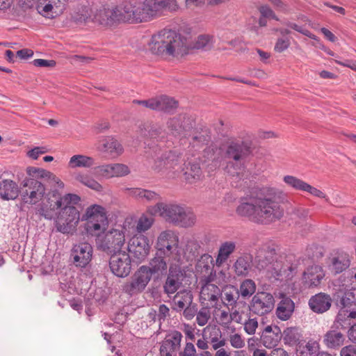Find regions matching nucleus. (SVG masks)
Instances as JSON below:
<instances>
[{"label": "nucleus", "instance_id": "f257e3e1", "mask_svg": "<svg viewBox=\"0 0 356 356\" xmlns=\"http://www.w3.org/2000/svg\"><path fill=\"white\" fill-rule=\"evenodd\" d=\"M284 199L283 192L274 188H263L241 197L236 213L256 222L269 223L283 216L281 203Z\"/></svg>", "mask_w": 356, "mask_h": 356}, {"label": "nucleus", "instance_id": "f03ea898", "mask_svg": "<svg viewBox=\"0 0 356 356\" xmlns=\"http://www.w3.org/2000/svg\"><path fill=\"white\" fill-rule=\"evenodd\" d=\"M81 200L79 195L66 194L56 200L48 199L42 202L38 213L47 220L55 218L56 230L64 234H73L80 220V213L75 207Z\"/></svg>", "mask_w": 356, "mask_h": 356}, {"label": "nucleus", "instance_id": "7ed1b4c3", "mask_svg": "<svg viewBox=\"0 0 356 356\" xmlns=\"http://www.w3.org/2000/svg\"><path fill=\"white\" fill-rule=\"evenodd\" d=\"M190 47L189 38L170 29L153 34L148 42L152 54L170 60L182 58L188 53Z\"/></svg>", "mask_w": 356, "mask_h": 356}, {"label": "nucleus", "instance_id": "20e7f679", "mask_svg": "<svg viewBox=\"0 0 356 356\" xmlns=\"http://www.w3.org/2000/svg\"><path fill=\"white\" fill-rule=\"evenodd\" d=\"M294 256L288 255L283 261L282 258H277L275 250L267 245L259 248L254 257V262L257 269L266 271L270 276H289L288 272L293 271L297 264L292 261Z\"/></svg>", "mask_w": 356, "mask_h": 356}, {"label": "nucleus", "instance_id": "39448f33", "mask_svg": "<svg viewBox=\"0 0 356 356\" xmlns=\"http://www.w3.org/2000/svg\"><path fill=\"white\" fill-rule=\"evenodd\" d=\"M147 212L152 216H159L165 221L175 225L188 227L193 225L196 220L195 214L187 211L180 205L159 202L149 207Z\"/></svg>", "mask_w": 356, "mask_h": 356}, {"label": "nucleus", "instance_id": "423d86ee", "mask_svg": "<svg viewBox=\"0 0 356 356\" xmlns=\"http://www.w3.org/2000/svg\"><path fill=\"white\" fill-rule=\"evenodd\" d=\"M124 2L119 6L109 9L105 6H101L99 8L90 10L89 13L88 8H83L76 13L73 17L76 22H88L91 20L102 25H110L114 22H127L126 18Z\"/></svg>", "mask_w": 356, "mask_h": 356}, {"label": "nucleus", "instance_id": "0eeeda50", "mask_svg": "<svg viewBox=\"0 0 356 356\" xmlns=\"http://www.w3.org/2000/svg\"><path fill=\"white\" fill-rule=\"evenodd\" d=\"M250 152V147L243 142L229 144L224 156L225 171L233 177L243 179L245 172L244 162Z\"/></svg>", "mask_w": 356, "mask_h": 356}, {"label": "nucleus", "instance_id": "6e6552de", "mask_svg": "<svg viewBox=\"0 0 356 356\" xmlns=\"http://www.w3.org/2000/svg\"><path fill=\"white\" fill-rule=\"evenodd\" d=\"M159 0H144L140 3L137 0L124 1L127 22L140 23L149 21L161 15Z\"/></svg>", "mask_w": 356, "mask_h": 356}, {"label": "nucleus", "instance_id": "1a4fd4ad", "mask_svg": "<svg viewBox=\"0 0 356 356\" xmlns=\"http://www.w3.org/2000/svg\"><path fill=\"white\" fill-rule=\"evenodd\" d=\"M126 228L119 226L106 232H98L95 235L96 247L107 254H115L121 250L126 241Z\"/></svg>", "mask_w": 356, "mask_h": 356}, {"label": "nucleus", "instance_id": "9d476101", "mask_svg": "<svg viewBox=\"0 0 356 356\" xmlns=\"http://www.w3.org/2000/svg\"><path fill=\"white\" fill-rule=\"evenodd\" d=\"M154 163L152 168L161 172L168 170H175L176 172L184 171V165H186L185 158L179 150H162L156 149L153 156Z\"/></svg>", "mask_w": 356, "mask_h": 356}, {"label": "nucleus", "instance_id": "9b49d317", "mask_svg": "<svg viewBox=\"0 0 356 356\" xmlns=\"http://www.w3.org/2000/svg\"><path fill=\"white\" fill-rule=\"evenodd\" d=\"M81 220L87 222L86 231L92 236L104 231L108 222L105 209L97 204L87 208L86 213L81 217Z\"/></svg>", "mask_w": 356, "mask_h": 356}, {"label": "nucleus", "instance_id": "f8f14e48", "mask_svg": "<svg viewBox=\"0 0 356 356\" xmlns=\"http://www.w3.org/2000/svg\"><path fill=\"white\" fill-rule=\"evenodd\" d=\"M45 192L44 185L33 178H26L20 184L19 195L24 204H36L42 199Z\"/></svg>", "mask_w": 356, "mask_h": 356}, {"label": "nucleus", "instance_id": "ddd939ff", "mask_svg": "<svg viewBox=\"0 0 356 356\" xmlns=\"http://www.w3.org/2000/svg\"><path fill=\"white\" fill-rule=\"evenodd\" d=\"M146 266H140L131 276L129 281L122 286V291L129 296H134L142 292L152 277Z\"/></svg>", "mask_w": 356, "mask_h": 356}, {"label": "nucleus", "instance_id": "4468645a", "mask_svg": "<svg viewBox=\"0 0 356 356\" xmlns=\"http://www.w3.org/2000/svg\"><path fill=\"white\" fill-rule=\"evenodd\" d=\"M179 238L175 232L165 230L157 238L156 255L170 257L177 252Z\"/></svg>", "mask_w": 356, "mask_h": 356}, {"label": "nucleus", "instance_id": "2eb2a0df", "mask_svg": "<svg viewBox=\"0 0 356 356\" xmlns=\"http://www.w3.org/2000/svg\"><path fill=\"white\" fill-rule=\"evenodd\" d=\"M274 306L273 296L270 293L261 291L252 297L248 307L252 314L261 316L271 312Z\"/></svg>", "mask_w": 356, "mask_h": 356}, {"label": "nucleus", "instance_id": "dca6fc26", "mask_svg": "<svg viewBox=\"0 0 356 356\" xmlns=\"http://www.w3.org/2000/svg\"><path fill=\"white\" fill-rule=\"evenodd\" d=\"M109 267L111 272L119 277H126L131 270V260L125 251L113 254L110 258Z\"/></svg>", "mask_w": 356, "mask_h": 356}, {"label": "nucleus", "instance_id": "f3484780", "mask_svg": "<svg viewBox=\"0 0 356 356\" xmlns=\"http://www.w3.org/2000/svg\"><path fill=\"white\" fill-rule=\"evenodd\" d=\"M149 250L150 245L149 239L144 235H134L128 242V252L138 261L145 260L149 254Z\"/></svg>", "mask_w": 356, "mask_h": 356}, {"label": "nucleus", "instance_id": "a211bd4d", "mask_svg": "<svg viewBox=\"0 0 356 356\" xmlns=\"http://www.w3.org/2000/svg\"><path fill=\"white\" fill-rule=\"evenodd\" d=\"M182 338V334L177 330L168 333L161 342L160 356H178Z\"/></svg>", "mask_w": 356, "mask_h": 356}, {"label": "nucleus", "instance_id": "6ab92c4d", "mask_svg": "<svg viewBox=\"0 0 356 356\" xmlns=\"http://www.w3.org/2000/svg\"><path fill=\"white\" fill-rule=\"evenodd\" d=\"M184 274L179 268L170 266L165 282L163 285V292L170 298L182 286Z\"/></svg>", "mask_w": 356, "mask_h": 356}, {"label": "nucleus", "instance_id": "aec40b11", "mask_svg": "<svg viewBox=\"0 0 356 356\" xmlns=\"http://www.w3.org/2000/svg\"><path fill=\"white\" fill-rule=\"evenodd\" d=\"M67 0H39L38 12L48 18H54L63 13Z\"/></svg>", "mask_w": 356, "mask_h": 356}, {"label": "nucleus", "instance_id": "412c9836", "mask_svg": "<svg viewBox=\"0 0 356 356\" xmlns=\"http://www.w3.org/2000/svg\"><path fill=\"white\" fill-rule=\"evenodd\" d=\"M130 172L127 165L122 163H113L102 165L95 168L94 174L97 177L111 178L114 177H123Z\"/></svg>", "mask_w": 356, "mask_h": 356}, {"label": "nucleus", "instance_id": "4be33fe9", "mask_svg": "<svg viewBox=\"0 0 356 356\" xmlns=\"http://www.w3.org/2000/svg\"><path fill=\"white\" fill-rule=\"evenodd\" d=\"M72 255L75 265L84 268L91 261L92 248L88 243H81L73 247Z\"/></svg>", "mask_w": 356, "mask_h": 356}, {"label": "nucleus", "instance_id": "5701e85b", "mask_svg": "<svg viewBox=\"0 0 356 356\" xmlns=\"http://www.w3.org/2000/svg\"><path fill=\"white\" fill-rule=\"evenodd\" d=\"M346 341V336L334 325L323 336V343L329 349L341 348Z\"/></svg>", "mask_w": 356, "mask_h": 356}, {"label": "nucleus", "instance_id": "b1692460", "mask_svg": "<svg viewBox=\"0 0 356 356\" xmlns=\"http://www.w3.org/2000/svg\"><path fill=\"white\" fill-rule=\"evenodd\" d=\"M308 304L314 312L323 314L330 309L332 305V299L329 295L319 293L312 296Z\"/></svg>", "mask_w": 356, "mask_h": 356}, {"label": "nucleus", "instance_id": "393cba45", "mask_svg": "<svg viewBox=\"0 0 356 356\" xmlns=\"http://www.w3.org/2000/svg\"><path fill=\"white\" fill-rule=\"evenodd\" d=\"M324 276L325 273L323 268L318 265H313L304 272L303 280L309 287H314L317 286L321 283Z\"/></svg>", "mask_w": 356, "mask_h": 356}, {"label": "nucleus", "instance_id": "a878e982", "mask_svg": "<svg viewBox=\"0 0 356 356\" xmlns=\"http://www.w3.org/2000/svg\"><path fill=\"white\" fill-rule=\"evenodd\" d=\"M20 188L11 179H2L0 181V197L3 200H15L19 195Z\"/></svg>", "mask_w": 356, "mask_h": 356}, {"label": "nucleus", "instance_id": "bb28decb", "mask_svg": "<svg viewBox=\"0 0 356 356\" xmlns=\"http://www.w3.org/2000/svg\"><path fill=\"white\" fill-rule=\"evenodd\" d=\"M220 295V289L214 284L207 283L201 289V298L204 301L210 302L212 304V307L215 309L220 307V305L218 303Z\"/></svg>", "mask_w": 356, "mask_h": 356}, {"label": "nucleus", "instance_id": "cd10ccee", "mask_svg": "<svg viewBox=\"0 0 356 356\" xmlns=\"http://www.w3.org/2000/svg\"><path fill=\"white\" fill-rule=\"evenodd\" d=\"M281 300L277 304L276 308V315L277 318L282 321H287L292 316L295 304L293 301L289 297L282 294Z\"/></svg>", "mask_w": 356, "mask_h": 356}, {"label": "nucleus", "instance_id": "c85d7f7f", "mask_svg": "<svg viewBox=\"0 0 356 356\" xmlns=\"http://www.w3.org/2000/svg\"><path fill=\"white\" fill-rule=\"evenodd\" d=\"M252 256L249 253H244L238 257L234 264L233 268L238 276H247L252 266Z\"/></svg>", "mask_w": 356, "mask_h": 356}, {"label": "nucleus", "instance_id": "c756f323", "mask_svg": "<svg viewBox=\"0 0 356 356\" xmlns=\"http://www.w3.org/2000/svg\"><path fill=\"white\" fill-rule=\"evenodd\" d=\"M236 248V243L232 241H227L221 243L216 258V266L221 267L229 259L230 255L234 252Z\"/></svg>", "mask_w": 356, "mask_h": 356}, {"label": "nucleus", "instance_id": "7c9ffc66", "mask_svg": "<svg viewBox=\"0 0 356 356\" xmlns=\"http://www.w3.org/2000/svg\"><path fill=\"white\" fill-rule=\"evenodd\" d=\"M193 302V296L191 291L182 290L177 292L171 302V307L177 312H181L188 305Z\"/></svg>", "mask_w": 356, "mask_h": 356}, {"label": "nucleus", "instance_id": "2f4dec72", "mask_svg": "<svg viewBox=\"0 0 356 356\" xmlns=\"http://www.w3.org/2000/svg\"><path fill=\"white\" fill-rule=\"evenodd\" d=\"M221 300L222 304L227 307L234 306L239 303L238 300L240 294L238 289L232 285L225 286L220 291Z\"/></svg>", "mask_w": 356, "mask_h": 356}, {"label": "nucleus", "instance_id": "473e14b6", "mask_svg": "<svg viewBox=\"0 0 356 356\" xmlns=\"http://www.w3.org/2000/svg\"><path fill=\"white\" fill-rule=\"evenodd\" d=\"M186 120L185 115H179L170 118L167 122V127L170 134L175 136H181L188 128L185 123Z\"/></svg>", "mask_w": 356, "mask_h": 356}, {"label": "nucleus", "instance_id": "72a5a7b5", "mask_svg": "<svg viewBox=\"0 0 356 356\" xmlns=\"http://www.w3.org/2000/svg\"><path fill=\"white\" fill-rule=\"evenodd\" d=\"M178 102L172 97L162 95L156 97V111H161L168 113H174L178 107Z\"/></svg>", "mask_w": 356, "mask_h": 356}, {"label": "nucleus", "instance_id": "f704fd0d", "mask_svg": "<svg viewBox=\"0 0 356 356\" xmlns=\"http://www.w3.org/2000/svg\"><path fill=\"white\" fill-rule=\"evenodd\" d=\"M101 149L105 153L110 154L112 157L118 156L123 152L122 145L114 138L106 137L102 141Z\"/></svg>", "mask_w": 356, "mask_h": 356}, {"label": "nucleus", "instance_id": "c9c22d12", "mask_svg": "<svg viewBox=\"0 0 356 356\" xmlns=\"http://www.w3.org/2000/svg\"><path fill=\"white\" fill-rule=\"evenodd\" d=\"M350 266L349 255L346 253L338 254L332 259V264L330 266V270L334 274H339L347 269Z\"/></svg>", "mask_w": 356, "mask_h": 356}, {"label": "nucleus", "instance_id": "e433bc0d", "mask_svg": "<svg viewBox=\"0 0 356 356\" xmlns=\"http://www.w3.org/2000/svg\"><path fill=\"white\" fill-rule=\"evenodd\" d=\"M285 345L298 347L302 342V334L296 327H287L282 334Z\"/></svg>", "mask_w": 356, "mask_h": 356}, {"label": "nucleus", "instance_id": "4c0bfd02", "mask_svg": "<svg viewBox=\"0 0 356 356\" xmlns=\"http://www.w3.org/2000/svg\"><path fill=\"white\" fill-rule=\"evenodd\" d=\"M95 160L92 157L83 154H76L72 156L68 163L70 168H89L93 166Z\"/></svg>", "mask_w": 356, "mask_h": 356}, {"label": "nucleus", "instance_id": "58836bf2", "mask_svg": "<svg viewBox=\"0 0 356 356\" xmlns=\"http://www.w3.org/2000/svg\"><path fill=\"white\" fill-rule=\"evenodd\" d=\"M127 190L129 191V195L141 201H156L160 197L159 194L152 191L138 188H127Z\"/></svg>", "mask_w": 356, "mask_h": 356}, {"label": "nucleus", "instance_id": "ea45409f", "mask_svg": "<svg viewBox=\"0 0 356 356\" xmlns=\"http://www.w3.org/2000/svg\"><path fill=\"white\" fill-rule=\"evenodd\" d=\"M141 134L151 138H162L164 137V132L159 124H143L140 126Z\"/></svg>", "mask_w": 356, "mask_h": 356}, {"label": "nucleus", "instance_id": "a19ab883", "mask_svg": "<svg viewBox=\"0 0 356 356\" xmlns=\"http://www.w3.org/2000/svg\"><path fill=\"white\" fill-rule=\"evenodd\" d=\"M164 257L163 256L156 255L150 261L149 266H146V268L149 271L151 277L153 275H159L166 270L167 264Z\"/></svg>", "mask_w": 356, "mask_h": 356}, {"label": "nucleus", "instance_id": "79ce46f5", "mask_svg": "<svg viewBox=\"0 0 356 356\" xmlns=\"http://www.w3.org/2000/svg\"><path fill=\"white\" fill-rule=\"evenodd\" d=\"M184 170H186L184 172L185 178L188 182L193 183L200 179L202 170L199 163L190 161L187 163L186 161V165H184Z\"/></svg>", "mask_w": 356, "mask_h": 356}, {"label": "nucleus", "instance_id": "37998d69", "mask_svg": "<svg viewBox=\"0 0 356 356\" xmlns=\"http://www.w3.org/2000/svg\"><path fill=\"white\" fill-rule=\"evenodd\" d=\"M318 348V343L313 340L309 341L305 345L301 342L296 348V355L297 356H316Z\"/></svg>", "mask_w": 356, "mask_h": 356}, {"label": "nucleus", "instance_id": "c03bdc74", "mask_svg": "<svg viewBox=\"0 0 356 356\" xmlns=\"http://www.w3.org/2000/svg\"><path fill=\"white\" fill-rule=\"evenodd\" d=\"M74 179L83 185L97 191H100L102 186L88 174L78 172L74 175Z\"/></svg>", "mask_w": 356, "mask_h": 356}, {"label": "nucleus", "instance_id": "a18cd8bd", "mask_svg": "<svg viewBox=\"0 0 356 356\" xmlns=\"http://www.w3.org/2000/svg\"><path fill=\"white\" fill-rule=\"evenodd\" d=\"M337 298L343 308H350L356 305L355 295L350 291L338 292L337 293Z\"/></svg>", "mask_w": 356, "mask_h": 356}, {"label": "nucleus", "instance_id": "49530a36", "mask_svg": "<svg viewBox=\"0 0 356 356\" xmlns=\"http://www.w3.org/2000/svg\"><path fill=\"white\" fill-rule=\"evenodd\" d=\"M209 341L212 345L213 350H218L225 346L226 341L222 338V332L219 328L216 327L211 328L209 336Z\"/></svg>", "mask_w": 356, "mask_h": 356}, {"label": "nucleus", "instance_id": "de8ad7c7", "mask_svg": "<svg viewBox=\"0 0 356 356\" xmlns=\"http://www.w3.org/2000/svg\"><path fill=\"white\" fill-rule=\"evenodd\" d=\"M283 181L289 187L292 188L294 190L300 191H305L306 185L307 184L305 181H302V179L292 175L284 176L283 177Z\"/></svg>", "mask_w": 356, "mask_h": 356}, {"label": "nucleus", "instance_id": "09e8293b", "mask_svg": "<svg viewBox=\"0 0 356 356\" xmlns=\"http://www.w3.org/2000/svg\"><path fill=\"white\" fill-rule=\"evenodd\" d=\"M242 306L245 307L246 302H239V303L236 305L231 307L230 313L232 322H234L238 324L243 323V314H244V311L242 309Z\"/></svg>", "mask_w": 356, "mask_h": 356}, {"label": "nucleus", "instance_id": "8fccbe9b", "mask_svg": "<svg viewBox=\"0 0 356 356\" xmlns=\"http://www.w3.org/2000/svg\"><path fill=\"white\" fill-rule=\"evenodd\" d=\"M239 294L242 297H250L256 291L255 282L250 279L245 280L240 286Z\"/></svg>", "mask_w": 356, "mask_h": 356}, {"label": "nucleus", "instance_id": "3c124183", "mask_svg": "<svg viewBox=\"0 0 356 356\" xmlns=\"http://www.w3.org/2000/svg\"><path fill=\"white\" fill-rule=\"evenodd\" d=\"M282 337V333H273L272 334L261 335L262 344L267 348H275Z\"/></svg>", "mask_w": 356, "mask_h": 356}, {"label": "nucleus", "instance_id": "603ef678", "mask_svg": "<svg viewBox=\"0 0 356 356\" xmlns=\"http://www.w3.org/2000/svg\"><path fill=\"white\" fill-rule=\"evenodd\" d=\"M150 216H151L143 215L140 217L136 225V230L138 232H145L152 227L154 222V219L152 215Z\"/></svg>", "mask_w": 356, "mask_h": 356}, {"label": "nucleus", "instance_id": "864d4df0", "mask_svg": "<svg viewBox=\"0 0 356 356\" xmlns=\"http://www.w3.org/2000/svg\"><path fill=\"white\" fill-rule=\"evenodd\" d=\"M211 318V310L208 307H202L196 314V323L199 326L205 325Z\"/></svg>", "mask_w": 356, "mask_h": 356}, {"label": "nucleus", "instance_id": "5fc2aeb1", "mask_svg": "<svg viewBox=\"0 0 356 356\" xmlns=\"http://www.w3.org/2000/svg\"><path fill=\"white\" fill-rule=\"evenodd\" d=\"M243 330L249 335H253L256 333L259 323L257 318H250L245 321H243Z\"/></svg>", "mask_w": 356, "mask_h": 356}, {"label": "nucleus", "instance_id": "6e6d98bb", "mask_svg": "<svg viewBox=\"0 0 356 356\" xmlns=\"http://www.w3.org/2000/svg\"><path fill=\"white\" fill-rule=\"evenodd\" d=\"M220 307H218V313L216 314V319L220 325L223 327H227L232 323L231 313L229 311L221 310Z\"/></svg>", "mask_w": 356, "mask_h": 356}, {"label": "nucleus", "instance_id": "4d7b16f0", "mask_svg": "<svg viewBox=\"0 0 356 356\" xmlns=\"http://www.w3.org/2000/svg\"><path fill=\"white\" fill-rule=\"evenodd\" d=\"M161 13L164 10L170 12H176L179 10V6L177 0H159Z\"/></svg>", "mask_w": 356, "mask_h": 356}, {"label": "nucleus", "instance_id": "13d9d810", "mask_svg": "<svg viewBox=\"0 0 356 356\" xmlns=\"http://www.w3.org/2000/svg\"><path fill=\"white\" fill-rule=\"evenodd\" d=\"M213 38L209 35H200L195 42V47L197 49H207L213 45Z\"/></svg>", "mask_w": 356, "mask_h": 356}, {"label": "nucleus", "instance_id": "bf43d9fd", "mask_svg": "<svg viewBox=\"0 0 356 356\" xmlns=\"http://www.w3.org/2000/svg\"><path fill=\"white\" fill-rule=\"evenodd\" d=\"M228 340L230 345L236 349L242 348L245 346V339L241 334L234 333L229 335Z\"/></svg>", "mask_w": 356, "mask_h": 356}, {"label": "nucleus", "instance_id": "052dcab7", "mask_svg": "<svg viewBox=\"0 0 356 356\" xmlns=\"http://www.w3.org/2000/svg\"><path fill=\"white\" fill-rule=\"evenodd\" d=\"M196 349L192 342H186L182 350H179L178 356H195Z\"/></svg>", "mask_w": 356, "mask_h": 356}, {"label": "nucleus", "instance_id": "680f3d73", "mask_svg": "<svg viewBox=\"0 0 356 356\" xmlns=\"http://www.w3.org/2000/svg\"><path fill=\"white\" fill-rule=\"evenodd\" d=\"M182 312L183 316L186 320H191L196 316L197 312V305L191 303L187 305Z\"/></svg>", "mask_w": 356, "mask_h": 356}, {"label": "nucleus", "instance_id": "e2e57ef3", "mask_svg": "<svg viewBox=\"0 0 356 356\" xmlns=\"http://www.w3.org/2000/svg\"><path fill=\"white\" fill-rule=\"evenodd\" d=\"M209 137L208 136H205L202 134L199 136H195L192 138V141L191 144L193 147H201L202 145L207 144L209 140Z\"/></svg>", "mask_w": 356, "mask_h": 356}, {"label": "nucleus", "instance_id": "0e129e2a", "mask_svg": "<svg viewBox=\"0 0 356 356\" xmlns=\"http://www.w3.org/2000/svg\"><path fill=\"white\" fill-rule=\"evenodd\" d=\"M304 191L307 192L315 197L324 198L325 199L326 202H329V199L327 197L326 195L323 192H322L321 191L315 187H313L309 184H307Z\"/></svg>", "mask_w": 356, "mask_h": 356}, {"label": "nucleus", "instance_id": "69168bd1", "mask_svg": "<svg viewBox=\"0 0 356 356\" xmlns=\"http://www.w3.org/2000/svg\"><path fill=\"white\" fill-rule=\"evenodd\" d=\"M47 152V149L44 147H36L29 151L28 155L33 159H37L40 155L43 154Z\"/></svg>", "mask_w": 356, "mask_h": 356}, {"label": "nucleus", "instance_id": "338daca9", "mask_svg": "<svg viewBox=\"0 0 356 356\" xmlns=\"http://www.w3.org/2000/svg\"><path fill=\"white\" fill-rule=\"evenodd\" d=\"M340 356H356V346L348 345L343 347L340 351Z\"/></svg>", "mask_w": 356, "mask_h": 356}, {"label": "nucleus", "instance_id": "774afa93", "mask_svg": "<svg viewBox=\"0 0 356 356\" xmlns=\"http://www.w3.org/2000/svg\"><path fill=\"white\" fill-rule=\"evenodd\" d=\"M289 44L290 43L289 40H285L282 38L278 39L275 45V50L277 52H282L286 49H288Z\"/></svg>", "mask_w": 356, "mask_h": 356}]
</instances>
